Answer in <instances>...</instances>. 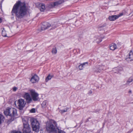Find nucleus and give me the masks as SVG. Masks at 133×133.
Here are the masks:
<instances>
[{"label":"nucleus","mask_w":133,"mask_h":133,"mask_svg":"<svg viewBox=\"0 0 133 133\" xmlns=\"http://www.w3.org/2000/svg\"><path fill=\"white\" fill-rule=\"evenodd\" d=\"M27 8L24 3L20 1L17 2L14 5L11 11L12 15L15 16L17 20L23 18L26 14Z\"/></svg>","instance_id":"nucleus-1"},{"label":"nucleus","mask_w":133,"mask_h":133,"mask_svg":"<svg viewBox=\"0 0 133 133\" xmlns=\"http://www.w3.org/2000/svg\"><path fill=\"white\" fill-rule=\"evenodd\" d=\"M30 122L33 131L36 133L38 132L40 128V124L38 121L36 119L32 118L30 119Z\"/></svg>","instance_id":"nucleus-2"},{"label":"nucleus","mask_w":133,"mask_h":133,"mask_svg":"<svg viewBox=\"0 0 133 133\" xmlns=\"http://www.w3.org/2000/svg\"><path fill=\"white\" fill-rule=\"evenodd\" d=\"M4 113L6 116H9L13 118L17 115V111L15 108H8L4 111Z\"/></svg>","instance_id":"nucleus-3"},{"label":"nucleus","mask_w":133,"mask_h":133,"mask_svg":"<svg viewBox=\"0 0 133 133\" xmlns=\"http://www.w3.org/2000/svg\"><path fill=\"white\" fill-rule=\"evenodd\" d=\"M47 131L50 133H57V128H56L52 123L49 122L46 124Z\"/></svg>","instance_id":"nucleus-4"},{"label":"nucleus","mask_w":133,"mask_h":133,"mask_svg":"<svg viewBox=\"0 0 133 133\" xmlns=\"http://www.w3.org/2000/svg\"><path fill=\"white\" fill-rule=\"evenodd\" d=\"M30 91L33 100L35 101H38V94L34 90H30Z\"/></svg>","instance_id":"nucleus-5"},{"label":"nucleus","mask_w":133,"mask_h":133,"mask_svg":"<svg viewBox=\"0 0 133 133\" xmlns=\"http://www.w3.org/2000/svg\"><path fill=\"white\" fill-rule=\"evenodd\" d=\"M17 104L18 107V109L20 110H22L24 107L25 103L24 99H20L18 100Z\"/></svg>","instance_id":"nucleus-6"},{"label":"nucleus","mask_w":133,"mask_h":133,"mask_svg":"<svg viewBox=\"0 0 133 133\" xmlns=\"http://www.w3.org/2000/svg\"><path fill=\"white\" fill-rule=\"evenodd\" d=\"M23 133H30L31 130L28 123L23 124Z\"/></svg>","instance_id":"nucleus-7"},{"label":"nucleus","mask_w":133,"mask_h":133,"mask_svg":"<svg viewBox=\"0 0 133 133\" xmlns=\"http://www.w3.org/2000/svg\"><path fill=\"white\" fill-rule=\"evenodd\" d=\"M51 26L50 24L48 22H44L42 23L41 27V30H45L49 28Z\"/></svg>","instance_id":"nucleus-8"},{"label":"nucleus","mask_w":133,"mask_h":133,"mask_svg":"<svg viewBox=\"0 0 133 133\" xmlns=\"http://www.w3.org/2000/svg\"><path fill=\"white\" fill-rule=\"evenodd\" d=\"M24 97L28 103H30L32 101V99L31 97L30 94L28 93H25Z\"/></svg>","instance_id":"nucleus-9"},{"label":"nucleus","mask_w":133,"mask_h":133,"mask_svg":"<svg viewBox=\"0 0 133 133\" xmlns=\"http://www.w3.org/2000/svg\"><path fill=\"white\" fill-rule=\"evenodd\" d=\"M39 80L38 76L36 75H35L32 77L30 81L32 83H35L38 82Z\"/></svg>","instance_id":"nucleus-10"},{"label":"nucleus","mask_w":133,"mask_h":133,"mask_svg":"<svg viewBox=\"0 0 133 133\" xmlns=\"http://www.w3.org/2000/svg\"><path fill=\"white\" fill-rule=\"evenodd\" d=\"M62 3V0H59L53 3H52L50 4L49 5V7L50 8H52L55 6L58 5Z\"/></svg>","instance_id":"nucleus-11"},{"label":"nucleus","mask_w":133,"mask_h":133,"mask_svg":"<svg viewBox=\"0 0 133 133\" xmlns=\"http://www.w3.org/2000/svg\"><path fill=\"white\" fill-rule=\"evenodd\" d=\"M104 66L103 65H97L95 71L97 72H100L103 70Z\"/></svg>","instance_id":"nucleus-12"},{"label":"nucleus","mask_w":133,"mask_h":133,"mask_svg":"<svg viewBox=\"0 0 133 133\" xmlns=\"http://www.w3.org/2000/svg\"><path fill=\"white\" fill-rule=\"evenodd\" d=\"M131 59V61L133 59V53L132 50H131L129 52V55L127 56L126 59L128 58Z\"/></svg>","instance_id":"nucleus-13"},{"label":"nucleus","mask_w":133,"mask_h":133,"mask_svg":"<svg viewBox=\"0 0 133 133\" xmlns=\"http://www.w3.org/2000/svg\"><path fill=\"white\" fill-rule=\"evenodd\" d=\"M39 9L41 11H44L45 9V5L43 4H39Z\"/></svg>","instance_id":"nucleus-14"},{"label":"nucleus","mask_w":133,"mask_h":133,"mask_svg":"<svg viewBox=\"0 0 133 133\" xmlns=\"http://www.w3.org/2000/svg\"><path fill=\"white\" fill-rule=\"evenodd\" d=\"M118 18L117 15H112L110 16L109 17V19L111 21H114Z\"/></svg>","instance_id":"nucleus-15"},{"label":"nucleus","mask_w":133,"mask_h":133,"mask_svg":"<svg viewBox=\"0 0 133 133\" xmlns=\"http://www.w3.org/2000/svg\"><path fill=\"white\" fill-rule=\"evenodd\" d=\"M110 49L112 50H114L116 48V45L114 43L112 44L110 46Z\"/></svg>","instance_id":"nucleus-16"},{"label":"nucleus","mask_w":133,"mask_h":133,"mask_svg":"<svg viewBox=\"0 0 133 133\" xmlns=\"http://www.w3.org/2000/svg\"><path fill=\"white\" fill-rule=\"evenodd\" d=\"M53 77V75H51L50 74H49L46 78L45 81L46 82H48L49 80H50Z\"/></svg>","instance_id":"nucleus-17"},{"label":"nucleus","mask_w":133,"mask_h":133,"mask_svg":"<svg viewBox=\"0 0 133 133\" xmlns=\"http://www.w3.org/2000/svg\"><path fill=\"white\" fill-rule=\"evenodd\" d=\"M28 117H24L22 118V121L23 124L26 123H28Z\"/></svg>","instance_id":"nucleus-18"},{"label":"nucleus","mask_w":133,"mask_h":133,"mask_svg":"<svg viewBox=\"0 0 133 133\" xmlns=\"http://www.w3.org/2000/svg\"><path fill=\"white\" fill-rule=\"evenodd\" d=\"M47 102L46 101H44L41 104L42 107L43 108H45L47 106Z\"/></svg>","instance_id":"nucleus-19"},{"label":"nucleus","mask_w":133,"mask_h":133,"mask_svg":"<svg viewBox=\"0 0 133 133\" xmlns=\"http://www.w3.org/2000/svg\"><path fill=\"white\" fill-rule=\"evenodd\" d=\"M51 52L52 53L54 54L55 55L56 54L57 52L56 48H53Z\"/></svg>","instance_id":"nucleus-20"},{"label":"nucleus","mask_w":133,"mask_h":133,"mask_svg":"<svg viewBox=\"0 0 133 133\" xmlns=\"http://www.w3.org/2000/svg\"><path fill=\"white\" fill-rule=\"evenodd\" d=\"M2 35L3 36L5 37L6 36V34L4 28H3V30L2 31Z\"/></svg>","instance_id":"nucleus-21"},{"label":"nucleus","mask_w":133,"mask_h":133,"mask_svg":"<svg viewBox=\"0 0 133 133\" xmlns=\"http://www.w3.org/2000/svg\"><path fill=\"white\" fill-rule=\"evenodd\" d=\"M133 81V77H131L129 78L128 80L127 81V84H128L129 83L132 82Z\"/></svg>","instance_id":"nucleus-22"},{"label":"nucleus","mask_w":133,"mask_h":133,"mask_svg":"<svg viewBox=\"0 0 133 133\" xmlns=\"http://www.w3.org/2000/svg\"><path fill=\"white\" fill-rule=\"evenodd\" d=\"M68 109V108H66L64 110H60L59 111L61 112V113L62 114L64 112L67 111Z\"/></svg>","instance_id":"nucleus-23"},{"label":"nucleus","mask_w":133,"mask_h":133,"mask_svg":"<svg viewBox=\"0 0 133 133\" xmlns=\"http://www.w3.org/2000/svg\"><path fill=\"white\" fill-rule=\"evenodd\" d=\"M4 119V116L0 114V124L3 121Z\"/></svg>","instance_id":"nucleus-24"},{"label":"nucleus","mask_w":133,"mask_h":133,"mask_svg":"<svg viewBox=\"0 0 133 133\" xmlns=\"http://www.w3.org/2000/svg\"><path fill=\"white\" fill-rule=\"evenodd\" d=\"M57 130L58 131V133H65V132L59 129L58 128L57 129Z\"/></svg>","instance_id":"nucleus-25"},{"label":"nucleus","mask_w":133,"mask_h":133,"mask_svg":"<svg viewBox=\"0 0 133 133\" xmlns=\"http://www.w3.org/2000/svg\"><path fill=\"white\" fill-rule=\"evenodd\" d=\"M121 70V69H119V68H116L115 70H113V71H114L115 70H116L117 71L114 72L115 73H117V72H119L120 70Z\"/></svg>","instance_id":"nucleus-26"},{"label":"nucleus","mask_w":133,"mask_h":133,"mask_svg":"<svg viewBox=\"0 0 133 133\" xmlns=\"http://www.w3.org/2000/svg\"><path fill=\"white\" fill-rule=\"evenodd\" d=\"M81 64L82 65H83V66L84 68L85 67V66H87L88 65V63L87 62H86L83 63Z\"/></svg>","instance_id":"nucleus-27"},{"label":"nucleus","mask_w":133,"mask_h":133,"mask_svg":"<svg viewBox=\"0 0 133 133\" xmlns=\"http://www.w3.org/2000/svg\"><path fill=\"white\" fill-rule=\"evenodd\" d=\"M83 65H82V64L80 65H79L78 66L79 69L80 70H82L83 69V68H84V67L83 66Z\"/></svg>","instance_id":"nucleus-28"},{"label":"nucleus","mask_w":133,"mask_h":133,"mask_svg":"<svg viewBox=\"0 0 133 133\" xmlns=\"http://www.w3.org/2000/svg\"><path fill=\"white\" fill-rule=\"evenodd\" d=\"M30 112L31 113H34L35 112V110L34 108L30 110Z\"/></svg>","instance_id":"nucleus-29"},{"label":"nucleus","mask_w":133,"mask_h":133,"mask_svg":"<svg viewBox=\"0 0 133 133\" xmlns=\"http://www.w3.org/2000/svg\"><path fill=\"white\" fill-rule=\"evenodd\" d=\"M10 133H22V132L20 131H11Z\"/></svg>","instance_id":"nucleus-30"},{"label":"nucleus","mask_w":133,"mask_h":133,"mask_svg":"<svg viewBox=\"0 0 133 133\" xmlns=\"http://www.w3.org/2000/svg\"><path fill=\"white\" fill-rule=\"evenodd\" d=\"M51 27H52L51 28V29H54L56 27V26L55 25H52L51 26Z\"/></svg>","instance_id":"nucleus-31"},{"label":"nucleus","mask_w":133,"mask_h":133,"mask_svg":"<svg viewBox=\"0 0 133 133\" xmlns=\"http://www.w3.org/2000/svg\"><path fill=\"white\" fill-rule=\"evenodd\" d=\"M123 15V13H122L120 14L119 15H117V17H118V18L119 17H120L121 16Z\"/></svg>","instance_id":"nucleus-32"},{"label":"nucleus","mask_w":133,"mask_h":133,"mask_svg":"<svg viewBox=\"0 0 133 133\" xmlns=\"http://www.w3.org/2000/svg\"><path fill=\"white\" fill-rule=\"evenodd\" d=\"M17 89V88H16V87H14L13 88V91H15Z\"/></svg>","instance_id":"nucleus-33"},{"label":"nucleus","mask_w":133,"mask_h":133,"mask_svg":"<svg viewBox=\"0 0 133 133\" xmlns=\"http://www.w3.org/2000/svg\"><path fill=\"white\" fill-rule=\"evenodd\" d=\"M92 92L90 90L89 91V94H92Z\"/></svg>","instance_id":"nucleus-34"},{"label":"nucleus","mask_w":133,"mask_h":133,"mask_svg":"<svg viewBox=\"0 0 133 133\" xmlns=\"http://www.w3.org/2000/svg\"><path fill=\"white\" fill-rule=\"evenodd\" d=\"M2 22V19L0 18V23H1Z\"/></svg>","instance_id":"nucleus-35"},{"label":"nucleus","mask_w":133,"mask_h":133,"mask_svg":"<svg viewBox=\"0 0 133 133\" xmlns=\"http://www.w3.org/2000/svg\"><path fill=\"white\" fill-rule=\"evenodd\" d=\"M102 41V40L101 39L100 40V41L99 42H98V41H97V43H99L101 41Z\"/></svg>","instance_id":"nucleus-36"},{"label":"nucleus","mask_w":133,"mask_h":133,"mask_svg":"<svg viewBox=\"0 0 133 133\" xmlns=\"http://www.w3.org/2000/svg\"><path fill=\"white\" fill-rule=\"evenodd\" d=\"M129 93H131V90H130L129 91Z\"/></svg>","instance_id":"nucleus-37"},{"label":"nucleus","mask_w":133,"mask_h":133,"mask_svg":"<svg viewBox=\"0 0 133 133\" xmlns=\"http://www.w3.org/2000/svg\"><path fill=\"white\" fill-rule=\"evenodd\" d=\"M53 123H54L55 125L56 126V125L55 124L56 123V122L55 121H54Z\"/></svg>","instance_id":"nucleus-38"},{"label":"nucleus","mask_w":133,"mask_h":133,"mask_svg":"<svg viewBox=\"0 0 133 133\" xmlns=\"http://www.w3.org/2000/svg\"><path fill=\"white\" fill-rule=\"evenodd\" d=\"M104 27V26H101V27Z\"/></svg>","instance_id":"nucleus-39"},{"label":"nucleus","mask_w":133,"mask_h":133,"mask_svg":"<svg viewBox=\"0 0 133 133\" xmlns=\"http://www.w3.org/2000/svg\"><path fill=\"white\" fill-rule=\"evenodd\" d=\"M132 15H133V14H132Z\"/></svg>","instance_id":"nucleus-40"}]
</instances>
